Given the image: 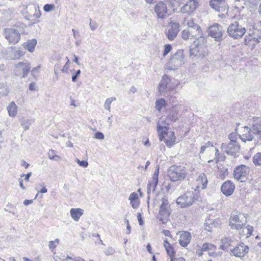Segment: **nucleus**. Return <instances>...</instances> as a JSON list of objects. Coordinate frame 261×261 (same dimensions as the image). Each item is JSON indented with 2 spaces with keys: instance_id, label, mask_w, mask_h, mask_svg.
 I'll return each mask as SVG.
<instances>
[{
  "instance_id": "obj_1",
  "label": "nucleus",
  "mask_w": 261,
  "mask_h": 261,
  "mask_svg": "<svg viewBox=\"0 0 261 261\" xmlns=\"http://www.w3.org/2000/svg\"><path fill=\"white\" fill-rule=\"evenodd\" d=\"M188 175V169L182 165H173L168 170V175L172 181L182 180Z\"/></svg>"
},
{
  "instance_id": "obj_2",
  "label": "nucleus",
  "mask_w": 261,
  "mask_h": 261,
  "mask_svg": "<svg viewBox=\"0 0 261 261\" xmlns=\"http://www.w3.org/2000/svg\"><path fill=\"white\" fill-rule=\"evenodd\" d=\"M247 214L244 215L239 212L232 213L229 222L231 229L240 230L242 229L247 223Z\"/></svg>"
},
{
  "instance_id": "obj_3",
  "label": "nucleus",
  "mask_w": 261,
  "mask_h": 261,
  "mask_svg": "<svg viewBox=\"0 0 261 261\" xmlns=\"http://www.w3.org/2000/svg\"><path fill=\"white\" fill-rule=\"evenodd\" d=\"M23 32L22 28L19 30L15 28H5L3 33L9 44H15L20 40L21 34Z\"/></svg>"
},
{
  "instance_id": "obj_4",
  "label": "nucleus",
  "mask_w": 261,
  "mask_h": 261,
  "mask_svg": "<svg viewBox=\"0 0 261 261\" xmlns=\"http://www.w3.org/2000/svg\"><path fill=\"white\" fill-rule=\"evenodd\" d=\"M246 29L243 27L240 21H236L231 23L227 28V32L229 36L234 39H238L242 37L246 33Z\"/></svg>"
},
{
  "instance_id": "obj_5",
  "label": "nucleus",
  "mask_w": 261,
  "mask_h": 261,
  "mask_svg": "<svg viewBox=\"0 0 261 261\" xmlns=\"http://www.w3.org/2000/svg\"><path fill=\"white\" fill-rule=\"evenodd\" d=\"M161 202L158 218L163 224H165L167 222L171 213V209L167 198L163 197Z\"/></svg>"
},
{
  "instance_id": "obj_6",
  "label": "nucleus",
  "mask_w": 261,
  "mask_h": 261,
  "mask_svg": "<svg viewBox=\"0 0 261 261\" xmlns=\"http://www.w3.org/2000/svg\"><path fill=\"white\" fill-rule=\"evenodd\" d=\"M23 9L21 10V13L25 19L30 20L36 19L41 16V12L39 7L35 4H30L27 6H23Z\"/></svg>"
},
{
  "instance_id": "obj_7",
  "label": "nucleus",
  "mask_w": 261,
  "mask_h": 261,
  "mask_svg": "<svg viewBox=\"0 0 261 261\" xmlns=\"http://www.w3.org/2000/svg\"><path fill=\"white\" fill-rule=\"evenodd\" d=\"M194 201V193L193 191H187L182 195L177 198L176 202L181 208L191 206Z\"/></svg>"
},
{
  "instance_id": "obj_8",
  "label": "nucleus",
  "mask_w": 261,
  "mask_h": 261,
  "mask_svg": "<svg viewBox=\"0 0 261 261\" xmlns=\"http://www.w3.org/2000/svg\"><path fill=\"white\" fill-rule=\"evenodd\" d=\"M205 41L203 43L201 40H195L193 42V44L190 47V56L194 57H203L205 53V46L204 45Z\"/></svg>"
},
{
  "instance_id": "obj_9",
  "label": "nucleus",
  "mask_w": 261,
  "mask_h": 261,
  "mask_svg": "<svg viewBox=\"0 0 261 261\" xmlns=\"http://www.w3.org/2000/svg\"><path fill=\"white\" fill-rule=\"evenodd\" d=\"M31 66L28 62H19L15 66L14 73L17 76L25 78L30 72Z\"/></svg>"
},
{
  "instance_id": "obj_10",
  "label": "nucleus",
  "mask_w": 261,
  "mask_h": 261,
  "mask_svg": "<svg viewBox=\"0 0 261 261\" xmlns=\"http://www.w3.org/2000/svg\"><path fill=\"white\" fill-rule=\"evenodd\" d=\"M221 149L228 155L235 156L239 152L240 145L238 143H223L221 145Z\"/></svg>"
},
{
  "instance_id": "obj_11",
  "label": "nucleus",
  "mask_w": 261,
  "mask_h": 261,
  "mask_svg": "<svg viewBox=\"0 0 261 261\" xmlns=\"http://www.w3.org/2000/svg\"><path fill=\"white\" fill-rule=\"evenodd\" d=\"M184 63V55L182 50H178L171 58L169 62L170 70H174L180 67Z\"/></svg>"
},
{
  "instance_id": "obj_12",
  "label": "nucleus",
  "mask_w": 261,
  "mask_h": 261,
  "mask_svg": "<svg viewBox=\"0 0 261 261\" xmlns=\"http://www.w3.org/2000/svg\"><path fill=\"white\" fill-rule=\"evenodd\" d=\"M249 172V168L247 166L244 165H239L234 169V178L238 180L244 181Z\"/></svg>"
},
{
  "instance_id": "obj_13",
  "label": "nucleus",
  "mask_w": 261,
  "mask_h": 261,
  "mask_svg": "<svg viewBox=\"0 0 261 261\" xmlns=\"http://www.w3.org/2000/svg\"><path fill=\"white\" fill-rule=\"evenodd\" d=\"M249 248L244 243H238L235 244L234 247L231 248L230 254L239 257L244 256L248 252Z\"/></svg>"
},
{
  "instance_id": "obj_14",
  "label": "nucleus",
  "mask_w": 261,
  "mask_h": 261,
  "mask_svg": "<svg viewBox=\"0 0 261 261\" xmlns=\"http://www.w3.org/2000/svg\"><path fill=\"white\" fill-rule=\"evenodd\" d=\"M159 134L160 141L164 140L165 143L168 147L172 146L175 142V137L174 133L172 131H163Z\"/></svg>"
},
{
  "instance_id": "obj_15",
  "label": "nucleus",
  "mask_w": 261,
  "mask_h": 261,
  "mask_svg": "<svg viewBox=\"0 0 261 261\" xmlns=\"http://www.w3.org/2000/svg\"><path fill=\"white\" fill-rule=\"evenodd\" d=\"M224 30L221 25L215 23L209 28L208 35L214 38L216 41H219L221 39Z\"/></svg>"
},
{
  "instance_id": "obj_16",
  "label": "nucleus",
  "mask_w": 261,
  "mask_h": 261,
  "mask_svg": "<svg viewBox=\"0 0 261 261\" xmlns=\"http://www.w3.org/2000/svg\"><path fill=\"white\" fill-rule=\"evenodd\" d=\"M179 26L177 22H171L169 23L166 35L169 40L172 41L176 37L180 31Z\"/></svg>"
},
{
  "instance_id": "obj_17",
  "label": "nucleus",
  "mask_w": 261,
  "mask_h": 261,
  "mask_svg": "<svg viewBox=\"0 0 261 261\" xmlns=\"http://www.w3.org/2000/svg\"><path fill=\"white\" fill-rule=\"evenodd\" d=\"M154 11L158 18L164 19L168 16L167 6L162 2H160L155 5Z\"/></svg>"
},
{
  "instance_id": "obj_18",
  "label": "nucleus",
  "mask_w": 261,
  "mask_h": 261,
  "mask_svg": "<svg viewBox=\"0 0 261 261\" xmlns=\"http://www.w3.org/2000/svg\"><path fill=\"white\" fill-rule=\"evenodd\" d=\"M210 6L216 11L220 12H227L228 6L225 0H211Z\"/></svg>"
},
{
  "instance_id": "obj_19",
  "label": "nucleus",
  "mask_w": 261,
  "mask_h": 261,
  "mask_svg": "<svg viewBox=\"0 0 261 261\" xmlns=\"http://www.w3.org/2000/svg\"><path fill=\"white\" fill-rule=\"evenodd\" d=\"M159 167H158L155 170L152 177V180L148 181V184L147 188V194L148 195V198H149V195L152 192L155 191L156 187L159 181Z\"/></svg>"
},
{
  "instance_id": "obj_20",
  "label": "nucleus",
  "mask_w": 261,
  "mask_h": 261,
  "mask_svg": "<svg viewBox=\"0 0 261 261\" xmlns=\"http://www.w3.org/2000/svg\"><path fill=\"white\" fill-rule=\"evenodd\" d=\"M198 3V0H188L180 8V12L183 13H192L196 9Z\"/></svg>"
},
{
  "instance_id": "obj_21",
  "label": "nucleus",
  "mask_w": 261,
  "mask_h": 261,
  "mask_svg": "<svg viewBox=\"0 0 261 261\" xmlns=\"http://www.w3.org/2000/svg\"><path fill=\"white\" fill-rule=\"evenodd\" d=\"M237 242L233 238H224L221 240V248L223 250H229L230 251L231 248L234 247Z\"/></svg>"
},
{
  "instance_id": "obj_22",
  "label": "nucleus",
  "mask_w": 261,
  "mask_h": 261,
  "mask_svg": "<svg viewBox=\"0 0 261 261\" xmlns=\"http://www.w3.org/2000/svg\"><path fill=\"white\" fill-rule=\"evenodd\" d=\"M242 129L241 134L239 135V137L241 140L244 142L252 141L253 136L251 134V128L247 126H245L242 128Z\"/></svg>"
},
{
  "instance_id": "obj_23",
  "label": "nucleus",
  "mask_w": 261,
  "mask_h": 261,
  "mask_svg": "<svg viewBox=\"0 0 261 261\" xmlns=\"http://www.w3.org/2000/svg\"><path fill=\"white\" fill-rule=\"evenodd\" d=\"M170 82V79L168 75H164L163 76L158 87L159 91L161 94L170 90V87L169 86Z\"/></svg>"
},
{
  "instance_id": "obj_24",
  "label": "nucleus",
  "mask_w": 261,
  "mask_h": 261,
  "mask_svg": "<svg viewBox=\"0 0 261 261\" xmlns=\"http://www.w3.org/2000/svg\"><path fill=\"white\" fill-rule=\"evenodd\" d=\"M234 187V185L230 180H227L222 185L221 190L223 194L226 196H230L233 192Z\"/></svg>"
},
{
  "instance_id": "obj_25",
  "label": "nucleus",
  "mask_w": 261,
  "mask_h": 261,
  "mask_svg": "<svg viewBox=\"0 0 261 261\" xmlns=\"http://www.w3.org/2000/svg\"><path fill=\"white\" fill-rule=\"evenodd\" d=\"M191 235L188 231H182L180 234L179 243L182 247H186L190 242Z\"/></svg>"
},
{
  "instance_id": "obj_26",
  "label": "nucleus",
  "mask_w": 261,
  "mask_h": 261,
  "mask_svg": "<svg viewBox=\"0 0 261 261\" xmlns=\"http://www.w3.org/2000/svg\"><path fill=\"white\" fill-rule=\"evenodd\" d=\"M179 118L178 111L176 108H172L169 110L166 118L167 121L170 123L174 122Z\"/></svg>"
},
{
  "instance_id": "obj_27",
  "label": "nucleus",
  "mask_w": 261,
  "mask_h": 261,
  "mask_svg": "<svg viewBox=\"0 0 261 261\" xmlns=\"http://www.w3.org/2000/svg\"><path fill=\"white\" fill-rule=\"evenodd\" d=\"M196 181L197 182L196 188L197 189H204L206 188L207 184V179L205 174H200L197 178Z\"/></svg>"
},
{
  "instance_id": "obj_28",
  "label": "nucleus",
  "mask_w": 261,
  "mask_h": 261,
  "mask_svg": "<svg viewBox=\"0 0 261 261\" xmlns=\"http://www.w3.org/2000/svg\"><path fill=\"white\" fill-rule=\"evenodd\" d=\"M70 216L73 220L79 221L84 214V210L80 208H72L70 211Z\"/></svg>"
},
{
  "instance_id": "obj_29",
  "label": "nucleus",
  "mask_w": 261,
  "mask_h": 261,
  "mask_svg": "<svg viewBox=\"0 0 261 261\" xmlns=\"http://www.w3.org/2000/svg\"><path fill=\"white\" fill-rule=\"evenodd\" d=\"M184 24L185 25H187L189 28H194L196 29L198 31V33L200 30V26L197 23H195L193 18L190 17H188L187 18H185L184 20Z\"/></svg>"
},
{
  "instance_id": "obj_30",
  "label": "nucleus",
  "mask_w": 261,
  "mask_h": 261,
  "mask_svg": "<svg viewBox=\"0 0 261 261\" xmlns=\"http://www.w3.org/2000/svg\"><path fill=\"white\" fill-rule=\"evenodd\" d=\"M250 128L251 132L256 135L258 139L261 140V123L254 121Z\"/></svg>"
},
{
  "instance_id": "obj_31",
  "label": "nucleus",
  "mask_w": 261,
  "mask_h": 261,
  "mask_svg": "<svg viewBox=\"0 0 261 261\" xmlns=\"http://www.w3.org/2000/svg\"><path fill=\"white\" fill-rule=\"evenodd\" d=\"M18 107L14 101L11 102L7 107L9 116L14 117L17 114Z\"/></svg>"
},
{
  "instance_id": "obj_32",
  "label": "nucleus",
  "mask_w": 261,
  "mask_h": 261,
  "mask_svg": "<svg viewBox=\"0 0 261 261\" xmlns=\"http://www.w3.org/2000/svg\"><path fill=\"white\" fill-rule=\"evenodd\" d=\"M37 44V40L35 39H33L31 40H28L27 42H24L22 46L24 48V49H27L30 52H33L35 49V46Z\"/></svg>"
},
{
  "instance_id": "obj_33",
  "label": "nucleus",
  "mask_w": 261,
  "mask_h": 261,
  "mask_svg": "<svg viewBox=\"0 0 261 261\" xmlns=\"http://www.w3.org/2000/svg\"><path fill=\"white\" fill-rule=\"evenodd\" d=\"M170 122L166 120H160L157 124V131L158 133L161 132H164L169 129V125Z\"/></svg>"
},
{
  "instance_id": "obj_34",
  "label": "nucleus",
  "mask_w": 261,
  "mask_h": 261,
  "mask_svg": "<svg viewBox=\"0 0 261 261\" xmlns=\"http://www.w3.org/2000/svg\"><path fill=\"white\" fill-rule=\"evenodd\" d=\"M216 247L211 243H205L202 245V249L206 251L210 255H213L216 251Z\"/></svg>"
},
{
  "instance_id": "obj_35",
  "label": "nucleus",
  "mask_w": 261,
  "mask_h": 261,
  "mask_svg": "<svg viewBox=\"0 0 261 261\" xmlns=\"http://www.w3.org/2000/svg\"><path fill=\"white\" fill-rule=\"evenodd\" d=\"M187 30L189 31H191L192 32H194L195 34H193V36L195 37V40H199V39H200V40H201L203 43L205 41V39L203 37V33H202L201 27H200V30H199L200 32H199L198 33L197 32L198 31H197V30L196 29L189 28Z\"/></svg>"
},
{
  "instance_id": "obj_36",
  "label": "nucleus",
  "mask_w": 261,
  "mask_h": 261,
  "mask_svg": "<svg viewBox=\"0 0 261 261\" xmlns=\"http://www.w3.org/2000/svg\"><path fill=\"white\" fill-rule=\"evenodd\" d=\"M193 34H195L194 32L189 31L188 30H184L181 33V37L185 40H192L195 38Z\"/></svg>"
},
{
  "instance_id": "obj_37",
  "label": "nucleus",
  "mask_w": 261,
  "mask_h": 261,
  "mask_svg": "<svg viewBox=\"0 0 261 261\" xmlns=\"http://www.w3.org/2000/svg\"><path fill=\"white\" fill-rule=\"evenodd\" d=\"M164 246L166 249L167 253L170 256L174 255L175 252L173 247L171 246L170 244L168 242L167 239L164 240Z\"/></svg>"
},
{
  "instance_id": "obj_38",
  "label": "nucleus",
  "mask_w": 261,
  "mask_h": 261,
  "mask_svg": "<svg viewBox=\"0 0 261 261\" xmlns=\"http://www.w3.org/2000/svg\"><path fill=\"white\" fill-rule=\"evenodd\" d=\"M13 54V56L12 57V59L14 60H17L20 59L22 56H23L24 55L25 52L21 49L18 48L14 50Z\"/></svg>"
},
{
  "instance_id": "obj_39",
  "label": "nucleus",
  "mask_w": 261,
  "mask_h": 261,
  "mask_svg": "<svg viewBox=\"0 0 261 261\" xmlns=\"http://www.w3.org/2000/svg\"><path fill=\"white\" fill-rule=\"evenodd\" d=\"M166 101L164 99L161 98L158 99L155 101V109L159 111H161V109L165 106Z\"/></svg>"
},
{
  "instance_id": "obj_40",
  "label": "nucleus",
  "mask_w": 261,
  "mask_h": 261,
  "mask_svg": "<svg viewBox=\"0 0 261 261\" xmlns=\"http://www.w3.org/2000/svg\"><path fill=\"white\" fill-rule=\"evenodd\" d=\"M20 121L21 125L23 127L24 129L25 130L29 129L30 124L33 122L32 120H27L24 118L21 119Z\"/></svg>"
},
{
  "instance_id": "obj_41",
  "label": "nucleus",
  "mask_w": 261,
  "mask_h": 261,
  "mask_svg": "<svg viewBox=\"0 0 261 261\" xmlns=\"http://www.w3.org/2000/svg\"><path fill=\"white\" fill-rule=\"evenodd\" d=\"M253 163L256 166H261V152H258L254 155Z\"/></svg>"
},
{
  "instance_id": "obj_42",
  "label": "nucleus",
  "mask_w": 261,
  "mask_h": 261,
  "mask_svg": "<svg viewBox=\"0 0 261 261\" xmlns=\"http://www.w3.org/2000/svg\"><path fill=\"white\" fill-rule=\"evenodd\" d=\"M116 98L115 97H112L109 98H107L106 100L105 101V104H104V107L106 109L108 110V111H110L111 107L110 105L112 101L116 100Z\"/></svg>"
},
{
  "instance_id": "obj_43",
  "label": "nucleus",
  "mask_w": 261,
  "mask_h": 261,
  "mask_svg": "<svg viewBox=\"0 0 261 261\" xmlns=\"http://www.w3.org/2000/svg\"><path fill=\"white\" fill-rule=\"evenodd\" d=\"M48 158L53 160H57L56 158L59 159L60 156L55 155V151L50 149L48 152Z\"/></svg>"
},
{
  "instance_id": "obj_44",
  "label": "nucleus",
  "mask_w": 261,
  "mask_h": 261,
  "mask_svg": "<svg viewBox=\"0 0 261 261\" xmlns=\"http://www.w3.org/2000/svg\"><path fill=\"white\" fill-rule=\"evenodd\" d=\"M8 92V90L5 85L3 84H0V97L6 95Z\"/></svg>"
},
{
  "instance_id": "obj_45",
  "label": "nucleus",
  "mask_w": 261,
  "mask_h": 261,
  "mask_svg": "<svg viewBox=\"0 0 261 261\" xmlns=\"http://www.w3.org/2000/svg\"><path fill=\"white\" fill-rule=\"evenodd\" d=\"M239 136V135H237L236 133H231L228 135V139H229V142L233 143H237V139Z\"/></svg>"
},
{
  "instance_id": "obj_46",
  "label": "nucleus",
  "mask_w": 261,
  "mask_h": 261,
  "mask_svg": "<svg viewBox=\"0 0 261 261\" xmlns=\"http://www.w3.org/2000/svg\"><path fill=\"white\" fill-rule=\"evenodd\" d=\"M225 158L224 156H220V154L219 152V150L218 148H215V160H216V164H217L218 161L219 160H223Z\"/></svg>"
},
{
  "instance_id": "obj_47",
  "label": "nucleus",
  "mask_w": 261,
  "mask_h": 261,
  "mask_svg": "<svg viewBox=\"0 0 261 261\" xmlns=\"http://www.w3.org/2000/svg\"><path fill=\"white\" fill-rule=\"evenodd\" d=\"M55 8V5L53 4H46L43 7V10L45 12H50Z\"/></svg>"
},
{
  "instance_id": "obj_48",
  "label": "nucleus",
  "mask_w": 261,
  "mask_h": 261,
  "mask_svg": "<svg viewBox=\"0 0 261 261\" xmlns=\"http://www.w3.org/2000/svg\"><path fill=\"white\" fill-rule=\"evenodd\" d=\"M89 27L92 31H94L97 28L98 24L95 21H93L91 19H90Z\"/></svg>"
},
{
  "instance_id": "obj_49",
  "label": "nucleus",
  "mask_w": 261,
  "mask_h": 261,
  "mask_svg": "<svg viewBox=\"0 0 261 261\" xmlns=\"http://www.w3.org/2000/svg\"><path fill=\"white\" fill-rule=\"evenodd\" d=\"M245 230L247 231V238H248L250 237L251 236V234L252 233V232H253V227L252 226L248 225L245 227Z\"/></svg>"
},
{
  "instance_id": "obj_50",
  "label": "nucleus",
  "mask_w": 261,
  "mask_h": 261,
  "mask_svg": "<svg viewBox=\"0 0 261 261\" xmlns=\"http://www.w3.org/2000/svg\"><path fill=\"white\" fill-rule=\"evenodd\" d=\"M172 47L170 44H166L164 46V49L163 52V56H166L171 50Z\"/></svg>"
},
{
  "instance_id": "obj_51",
  "label": "nucleus",
  "mask_w": 261,
  "mask_h": 261,
  "mask_svg": "<svg viewBox=\"0 0 261 261\" xmlns=\"http://www.w3.org/2000/svg\"><path fill=\"white\" fill-rule=\"evenodd\" d=\"M115 252V250L112 247H108L105 251V253L108 256L113 254Z\"/></svg>"
},
{
  "instance_id": "obj_52",
  "label": "nucleus",
  "mask_w": 261,
  "mask_h": 261,
  "mask_svg": "<svg viewBox=\"0 0 261 261\" xmlns=\"http://www.w3.org/2000/svg\"><path fill=\"white\" fill-rule=\"evenodd\" d=\"M76 162L80 166L87 167L88 166V163L86 161H80L78 159H76Z\"/></svg>"
},
{
  "instance_id": "obj_53",
  "label": "nucleus",
  "mask_w": 261,
  "mask_h": 261,
  "mask_svg": "<svg viewBox=\"0 0 261 261\" xmlns=\"http://www.w3.org/2000/svg\"><path fill=\"white\" fill-rule=\"evenodd\" d=\"M11 208H14V206L7 205L4 210L5 211L8 212L12 214L13 215H15L16 212L14 210H11Z\"/></svg>"
},
{
  "instance_id": "obj_54",
  "label": "nucleus",
  "mask_w": 261,
  "mask_h": 261,
  "mask_svg": "<svg viewBox=\"0 0 261 261\" xmlns=\"http://www.w3.org/2000/svg\"><path fill=\"white\" fill-rule=\"evenodd\" d=\"M128 199L130 201L138 200V197L137 194L135 192L132 193L129 196Z\"/></svg>"
},
{
  "instance_id": "obj_55",
  "label": "nucleus",
  "mask_w": 261,
  "mask_h": 261,
  "mask_svg": "<svg viewBox=\"0 0 261 261\" xmlns=\"http://www.w3.org/2000/svg\"><path fill=\"white\" fill-rule=\"evenodd\" d=\"M130 203L132 207L135 209L139 207V202L138 199L136 200L130 201Z\"/></svg>"
},
{
  "instance_id": "obj_56",
  "label": "nucleus",
  "mask_w": 261,
  "mask_h": 261,
  "mask_svg": "<svg viewBox=\"0 0 261 261\" xmlns=\"http://www.w3.org/2000/svg\"><path fill=\"white\" fill-rule=\"evenodd\" d=\"M95 138L96 139L102 140L104 139L105 136H104V135L102 133L98 132H97L95 133Z\"/></svg>"
},
{
  "instance_id": "obj_57",
  "label": "nucleus",
  "mask_w": 261,
  "mask_h": 261,
  "mask_svg": "<svg viewBox=\"0 0 261 261\" xmlns=\"http://www.w3.org/2000/svg\"><path fill=\"white\" fill-rule=\"evenodd\" d=\"M81 72V71L80 69L77 70L76 71L75 74L74 75H72V82H75L76 81L77 77L80 75Z\"/></svg>"
},
{
  "instance_id": "obj_58",
  "label": "nucleus",
  "mask_w": 261,
  "mask_h": 261,
  "mask_svg": "<svg viewBox=\"0 0 261 261\" xmlns=\"http://www.w3.org/2000/svg\"><path fill=\"white\" fill-rule=\"evenodd\" d=\"M66 59H67V62L64 66L63 69L61 70L63 72H67L68 69V63L69 62V60L67 57H66Z\"/></svg>"
},
{
  "instance_id": "obj_59",
  "label": "nucleus",
  "mask_w": 261,
  "mask_h": 261,
  "mask_svg": "<svg viewBox=\"0 0 261 261\" xmlns=\"http://www.w3.org/2000/svg\"><path fill=\"white\" fill-rule=\"evenodd\" d=\"M137 218H138L139 224L140 225H142L143 224V221L142 219L141 213H137Z\"/></svg>"
},
{
  "instance_id": "obj_60",
  "label": "nucleus",
  "mask_w": 261,
  "mask_h": 261,
  "mask_svg": "<svg viewBox=\"0 0 261 261\" xmlns=\"http://www.w3.org/2000/svg\"><path fill=\"white\" fill-rule=\"evenodd\" d=\"M57 245L53 242V241H49V249L53 250L54 248H55L57 247Z\"/></svg>"
},
{
  "instance_id": "obj_61",
  "label": "nucleus",
  "mask_w": 261,
  "mask_h": 261,
  "mask_svg": "<svg viewBox=\"0 0 261 261\" xmlns=\"http://www.w3.org/2000/svg\"><path fill=\"white\" fill-rule=\"evenodd\" d=\"M47 192V189L46 188L45 186H43L42 188L41 189L40 191H39L37 193V194L36 195L35 199H36L39 194V192L42 193H45Z\"/></svg>"
},
{
  "instance_id": "obj_62",
  "label": "nucleus",
  "mask_w": 261,
  "mask_h": 261,
  "mask_svg": "<svg viewBox=\"0 0 261 261\" xmlns=\"http://www.w3.org/2000/svg\"><path fill=\"white\" fill-rule=\"evenodd\" d=\"M31 175H32V173L31 172H29L26 175H24V174H22V175H21V177H23V176H25L24 179H25V181H29V178L30 177Z\"/></svg>"
},
{
  "instance_id": "obj_63",
  "label": "nucleus",
  "mask_w": 261,
  "mask_h": 261,
  "mask_svg": "<svg viewBox=\"0 0 261 261\" xmlns=\"http://www.w3.org/2000/svg\"><path fill=\"white\" fill-rule=\"evenodd\" d=\"M203 251L204 250L202 249V247L201 249H198L196 251V254L199 256H201L203 254Z\"/></svg>"
},
{
  "instance_id": "obj_64",
  "label": "nucleus",
  "mask_w": 261,
  "mask_h": 261,
  "mask_svg": "<svg viewBox=\"0 0 261 261\" xmlns=\"http://www.w3.org/2000/svg\"><path fill=\"white\" fill-rule=\"evenodd\" d=\"M171 261H186L185 259L182 257L172 258Z\"/></svg>"
}]
</instances>
